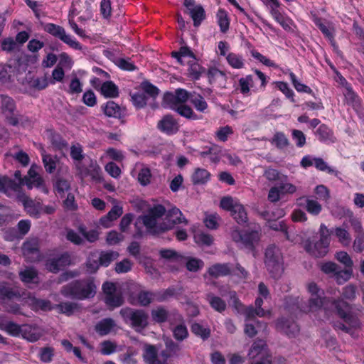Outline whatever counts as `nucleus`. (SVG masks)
I'll list each match as a JSON object with an SVG mask.
<instances>
[{"label": "nucleus", "instance_id": "f257e3e1", "mask_svg": "<svg viewBox=\"0 0 364 364\" xmlns=\"http://www.w3.org/2000/svg\"><path fill=\"white\" fill-rule=\"evenodd\" d=\"M355 286L349 284L343 288V299H333L331 301V307L335 310L337 316L345 323L337 322L334 324V328L350 335H353L355 329L360 328L361 322L358 317L352 312V306L343 299L353 301L355 298Z\"/></svg>", "mask_w": 364, "mask_h": 364}, {"label": "nucleus", "instance_id": "f03ea898", "mask_svg": "<svg viewBox=\"0 0 364 364\" xmlns=\"http://www.w3.org/2000/svg\"><path fill=\"white\" fill-rule=\"evenodd\" d=\"M166 212V210L163 205L157 204L149 208L146 214L139 217L149 234L154 236L159 235L161 233L173 229L175 225L181 223H184L185 225L188 224V220L186 218L180 217L171 220L166 219V220L157 223L158 219L164 216Z\"/></svg>", "mask_w": 364, "mask_h": 364}, {"label": "nucleus", "instance_id": "7ed1b4c3", "mask_svg": "<svg viewBox=\"0 0 364 364\" xmlns=\"http://www.w3.org/2000/svg\"><path fill=\"white\" fill-rule=\"evenodd\" d=\"M61 294L65 297L77 300L92 298L96 294V285L92 278L74 280L63 286Z\"/></svg>", "mask_w": 364, "mask_h": 364}, {"label": "nucleus", "instance_id": "20e7f679", "mask_svg": "<svg viewBox=\"0 0 364 364\" xmlns=\"http://www.w3.org/2000/svg\"><path fill=\"white\" fill-rule=\"evenodd\" d=\"M264 264L270 276L278 279L283 272L284 260L281 250L274 244L269 245L264 252Z\"/></svg>", "mask_w": 364, "mask_h": 364}, {"label": "nucleus", "instance_id": "39448f33", "mask_svg": "<svg viewBox=\"0 0 364 364\" xmlns=\"http://www.w3.org/2000/svg\"><path fill=\"white\" fill-rule=\"evenodd\" d=\"M119 313L124 321L136 331L144 329L149 324V315L144 309L124 307Z\"/></svg>", "mask_w": 364, "mask_h": 364}, {"label": "nucleus", "instance_id": "423d86ee", "mask_svg": "<svg viewBox=\"0 0 364 364\" xmlns=\"http://www.w3.org/2000/svg\"><path fill=\"white\" fill-rule=\"evenodd\" d=\"M0 109L6 122L9 125L16 127L22 120L23 116L16 113V103L11 97L0 95Z\"/></svg>", "mask_w": 364, "mask_h": 364}, {"label": "nucleus", "instance_id": "0eeeda50", "mask_svg": "<svg viewBox=\"0 0 364 364\" xmlns=\"http://www.w3.org/2000/svg\"><path fill=\"white\" fill-rule=\"evenodd\" d=\"M43 30L52 36L60 40L70 48L76 50H82V46L75 37L67 34L65 28L53 23H47L43 26Z\"/></svg>", "mask_w": 364, "mask_h": 364}, {"label": "nucleus", "instance_id": "6e6552de", "mask_svg": "<svg viewBox=\"0 0 364 364\" xmlns=\"http://www.w3.org/2000/svg\"><path fill=\"white\" fill-rule=\"evenodd\" d=\"M235 241H240L243 247L250 251H255V243L259 240V233L257 230H243L232 235Z\"/></svg>", "mask_w": 364, "mask_h": 364}, {"label": "nucleus", "instance_id": "1a4fd4ad", "mask_svg": "<svg viewBox=\"0 0 364 364\" xmlns=\"http://www.w3.org/2000/svg\"><path fill=\"white\" fill-rule=\"evenodd\" d=\"M0 192L10 198L16 196L17 199L20 194L25 193L21 183H17L7 176H0Z\"/></svg>", "mask_w": 364, "mask_h": 364}, {"label": "nucleus", "instance_id": "9d476101", "mask_svg": "<svg viewBox=\"0 0 364 364\" xmlns=\"http://www.w3.org/2000/svg\"><path fill=\"white\" fill-rule=\"evenodd\" d=\"M70 264V256L67 252L56 257L48 258L45 262V267L49 272L57 274L63 268Z\"/></svg>", "mask_w": 364, "mask_h": 364}, {"label": "nucleus", "instance_id": "9b49d317", "mask_svg": "<svg viewBox=\"0 0 364 364\" xmlns=\"http://www.w3.org/2000/svg\"><path fill=\"white\" fill-rule=\"evenodd\" d=\"M103 114L109 118L117 119L122 123L124 122L127 116V109L112 100H109L100 107Z\"/></svg>", "mask_w": 364, "mask_h": 364}, {"label": "nucleus", "instance_id": "f8f14e48", "mask_svg": "<svg viewBox=\"0 0 364 364\" xmlns=\"http://www.w3.org/2000/svg\"><path fill=\"white\" fill-rule=\"evenodd\" d=\"M18 201L21 203L27 213L35 218H38L42 210V203L31 199L26 193H21L18 196Z\"/></svg>", "mask_w": 364, "mask_h": 364}, {"label": "nucleus", "instance_id": "ddd939ff", "mask_svg": "<svg viewBox=\"0 0 364 364\" xmlns=\"http://www.w3.org/2000/svg\"><path fill=\"white\" fill-rule=\"evenodd\" d=\"M343 95L346 100V103L351 106L355 111L359 118L364 120V109L362 107V100L359 95L354 91L353 87H350L345 90Z\"/></svg>", "mask_w": 364, "mask_h": 364}, {"label": "nucleus", "instance_id": "4468645a", "mask_svg": "<svg viewBox=\"0 0 364 364\" xmlns=\"http://www.w3.org/2000/svg\"><path fill=\"white\" fill-rule=\"evenodd\" d=\"M276 326L278 330L283 332L289 338L295 337L300 330L299 326L296 321L284 317L277 319Z\"/></svg>", "mask_w": 364, "mask_h": 364}, {"label": "nucleus", "instance_id": "2eb2a0df", "mask_svg": "<svg viewBox=\"0 0 364 364\" xmlns=\"http://www.w3.org/2000/svg\"><path fill=\"white\" fill-rule=\"evenodd\" d=\"M311 20L314 23V24L318 28L321 32L324 35V36L331 41V45L336 50V53L338 55H341L342 52L338 50V46L336 45V43L335 41L333 29H331L328 26H327L323 23V19L315 13H311Z\"/></svg>", "mask_w": 364, "mask_h": 364}, {"label": "nucleus", "instance_id": "dca6fc26", "mask_svg": "<svg viewBox=\"0 0 364 364\" xmlns=\"http://www.w3.org/2000/svg\"><path fill=\"white\" fill-rule=\"evenodd\" d=\"M158 129L167 135L176 134L179 130V124L171 114H166L157 124Z\"/></svg>", "mask_w": 364, "mask_h": 364}, {"label": "nucleus", "instance_id": "f3484780", "mask_svg": "<svg viewBox=\"0 0 364 364\" xmlns=\"http://www.w3.org/2000/svg\"><path fill=\"white\" fill-rule=\"evenodd\" d=\"M189 99V92L184 89H177L175 93L166 92L164 96V101L171 106H176L184 104Z\"/></svg>", "mask_w": 364, "mask_h": 364}, {"label": "nucleus", "instance_id": "a211bd4d", "mask_svg": "<svg viewBox=\"0 0 364 364\" xmlns=\"http://www.w3.org/2000/svg\"><path fill=\"white\" fill-rule=\"evenodd\" d=\"M248 355L250 359H255L256 358L262 359L263 358L272 357L266 341L262 339H258L253 342L249 350Z\"/></svg>", "mask_w": 364, "mask_h": 364}, {"label": "nucleus", "instance_id": "6ab92c4d", "mask_svg": "<svg viewBox=\"0 0 364 364\" xmlns=\"http://www.w3.org/2000/svg\"><path fill=\"white\" fill-rule=\"evenodd\" d=\"M314 134L320 142L326 144H333L336 141L333 129L326 124H321Z\"/></svg>", "mask_w": 364, "mask_h": 364}, {"label": "nucleus", "instance_id": "aec40b11", "mask_svg": "<svg viewBox=\"0 0 364 364\" xmlns=\"http://www.w3.org/2000/svg\"><path fill=\"white\" fill-rule=\"evenodd\" d=\"M208 274L213 278H219L221 277H227L232 273V264L227 263H215L208 267Z\"/></svg>", "mask_w": 364, "mask_h": 364}, {"label": "nucleus", "instance_id": "412c9836", "mask_svg": "<svg viewBox=\"0 0 364 364\" xmlns=\"http://www.w3.org/2000/svg\"><path fill=\"white\" fill-rule=\"evenodd\" d=\"M22 251L23 255L31 262H35L40 259L39 245L36 240L25 242L23 244Z\"/></svg>", "mask_w": 364, "mask_h": 364}, {"label": "nucleus", "instance_id": "4be33fe9", "mask_svg": "<svg viewBox=\"0 0 364 364\" xmlns=\"http://www.w3.org/2000/svg\"><path fill=\"white\" fill-rule=\"evenodd\" d=\"M328 247L329 244L320 243V240L314 244L307 240L304 244L305 250L316 257L325 256L328 251Z\"/></svg>", "mask_w": 364, "mask_h": 364}, {"label": "nucleus", "instance_id": "5701e85b", "mask_svg": "<svg viewBox=\"0 0 364 364\" xmlns=\"http://www.w3.org/2000/svg\"><path fill=\"white\" fill-rule=\"evenodd\" d=\"M100 94L105 98H116L119 97V91L117 85L112 80H107L102 83Z\"/></svg>", "mask_w": 364, "mask_h": 364}, {"label": "nucleus", "instance_id": "b1692460", "mask_svg": "<svg viewBox=\"0 0 364 364\" xmlns=\"http://www.w3.org/2000/svg\"><path fill=\"white\" fill-rule=\"evenodd\" d=\"M122 213V207L114 205L105 216L101 218L100 223L102 226L108 228L110 226V223L119 218Z\"/></svg>", "mask_w": 364, "mask_h": 364}, {"label": "nucleus", "instance_id": "393cba45", "mask_svg": "<svg viewBox=\"0 0 364 364\" xmlns=\"http://www.w3.org/2000/svg\"><path fill=\"white\" fill-rule=\"evenodd\" d=\"M116 326L115 321L111 318H105L100 320L95 325L96 332L101 336L109 334Z\"/></svg>", "mask_w": 364, "mask_h": 364}, {"label": "nucleus", "instance_id": "a878e982", "mask_svg": "<svg viewBox=\"0 0 364 364\" xmlns=\"http://www.w3.org/2000/svg\"><path fill=\"white\" fill-rule=\"evenodd\" d=\"M216 19L220 32L223 33H227L230 25V18L228 11L223 8H219L216 13Z\"/></svg>", "mask_w": 364, "mask_h": 364}, {"label": "nucleus", "instance_id": "bb28decb", "mask_svg": "<svg viewBox=\"0 0 364 364\" xmlns=\"http://www.w3.org/2000/svg\"><path fill=\"white\" fill-rule=\"evenodd\" d=\"M210 178V173L202 168H196L191 176V181L193 185H203L208 183Z\"/></svg>", "mask_w": 364, "mask_h": 364}, {"label": "nucleus", "instance_id": "cd10ccee", "mask_svg": "<svg viewBox=\"0 0 364 364\" xmlns=\"http://www.w3.org/2000/svg\"><path fill=\"white\" fill-rule=\"evenodd\" d=\"M171 109L186 119L191 120H198L200 119V117H199L193 112L192 108L186 104H181L176 106H171Z\"/></svg>", "mask_w": 364, "mask_h": 364}, {"label": "nucleus", "instance_id": "c85d7f7f", "mask_svg": "<svg viewBox=\"0 0 364 364\" xmlns=\"http://www.w3.org/2000/svg\"><path fill=\"white\" fill-rule=\"evenodd\" d=\"M19 278L25 284L38 283V273L34 267H27L19 272Z\"/></svg>", "mask_w": 364, "mask_h": 364}, {"label": "nucleus", "instance_id": "c756f323", "mask_svg": "<svg viewBox=\"0 0 364 364\" xmlns=\"http://www.w3.org/2000/svg\"><path fill=\"white\" fill-rule=\"evenodd\" d=\"M189 15L193 21L195 27H198L206 17L205 9L200 4L189 9Z\"/></svg>", "mask_w": 364, "mask_h": 364}, {"label": "nucleus", "instance_id": "7c9ffc66", "mask_svg": "<svg viewBox=\"0 0 364 364\" xmlns=\"http://www.w3.org/2000/svg\"><path fill=\"white\" fill-rule=\"evenodd\" d=\"M142 356L146 364H151L159 360L157 348L151 344H146L144 346Z\"/></svg>", "mask_w": 364, "mask_h": 364}, {"label": "nucleus", "instance_id": "2f4dec72", "mask_svg": "<svg viewBox=\"0 0 364 364\" xmlns=\"http://www.w3.org/2000/svg\"><path fill=\"white\" fill-rule=\"evenodd\" d=\"M206 299L210 307L215 311L223 313L225 311L227 308L226 302L220 296H215L213 293H208Z\"/></svg>", "mask_w": 364, "mask_h": 364}, {"label": "nucleus", "instance_id": "473e14b6", "mask_svg": "<svg viewBox=\"0 0 364 364\" xmlns=\"http://www.w3.org/2000/svg\"><path fill=\"white\" fill-rule=\"evenodd\" d=\"M333 235H334L340 243L343 246H348L351 242V237L346 227H336L333 228Z\"/></svg>", "mask_w": 364, "mask_h": 364}, {"label": "nucleus", "instance_id": "72a5a7b5", "mask_svg": "<svg viewBox=\"0 0 364 364\" xmlns=\"http://www.w3.org/2000/svg\"><path fill=\"white\" fill-rule=\"evenodd\" d=\"M284 304L285 309L295 317H297L298 315L302 311V309L299 306V297H287L285 299Z\"/></svg>", "mask_w": 364, "mask_h": 364}, {"label": "nucleus", "instance_id": "f704fd0d", "mask_svg": "<svg viewBox=\"0 0 364 364\" xmlns=\"http://www.w3.org/2000/svg\"><path fill=\"white\" fill-rule=\"evenodd\" d=\"M231 216L239 225H245L247 223V214L245 207L238 203L230 213Z\"/></svg>", "mask_w": 364, "mask_h": 364}, {"label": "nucleus", "instance_id": "c9c22d12", "mask_svg": "<svg viewBox=\"0 0 364 364\" xmlns=\"http://www.w3.org/2000/svg\"><path fill=\"white\" fill-rule=\"evenodd\" d=\"M25 186H26L28 190H31L33 188H36L39 191L46 195H48L49 193V189L47 187L46 182L42 176L38 177L36 179L26 181Z\"/></svg>", "mask_w": 364, "mask_h": 364}, {"label": "nucleus", "instance_id": "e433bc0d", "mask_svg": "<svg viewBox=\"0 0 364 364\" xmlns=\"http://www.w3.org/2000/svg\"><path fill=\"white\" fill-rule=\"evenodd\" d=\"M207 76L210 84L216 82H225L227 78L225 73L215 67H211L208 70Z\"/></svg>", "mask_w": 364, "mask_h": 364}, {"label": "nucleus", "instance_id": "4c0bfd02", "mask_svg": "<svg viewBox=\"0 0 364 364\" xmlns=\"http://www.w3.org/2000/svg\"><path fill=\"white\" fill-rule=\"evenodd\" d=\"M152 321L157 323H163L167 321L168 311L164 306H158L151 311Z\"/></svg>", "mask_w": 364, "mask_h": 364}, {"label": "nucleus", "instance_id": "58836bf2", "mask_svg": "<svg viewBox=\"0 0 364 364\" xmlns=\"http://www.w3.org/2000/svg\"><path fill=\"white\" fill-rule=\"evenodd\" d=\"M140 87L144 92L143 93L152 99H156L160 93L159 89L147 80L141 82Z\"/></svg>", "mask_w": 364, "mask_h": 364}, {"label": "nucleus", "instance_id": "ea45409f", "mask_svg": "<svg viewBox=\"0 0 364 364\" xmlns=\"http://www.w3.org/2000/svg\"><path fill=\"white\" fill-rule=\"evenodd\" d=\"M20 296V293L17 290L14 289L12 287H10L7 283L4 282L0 289V301L6 299L11 300L15 298H19Z\"/></svg>", "mask_w": 364, "mask_h": 364}, {"label": "nucleus", "instance_id": "a19ab883", "mask_svg": "<svg viewBox=\"0 0 364 364\" xmlns=\"http://www.w3.org/2000/svg\"><path fill=\"white\" fill-rule=\"evenodd\" d=\"M289 75L294 87L297 92L307 93L314 96V92L312 89L309 86L300 82L298 80L296 75L293 72H290Z\"/></svg>", "mask_w": 364, "mask_h": 364}, {"label": "nucleus", "instance_id": "79ce46f5", "mask_svg": "<svg viewBox=\"0 0 364 364\" xmlns=\"http://www.w3.org/2000/svg\"><path fill=\"white\" fill-rule=\"evenodd\" d=\"M119 255V254L116 251H102L99 257L100 264L107 267L112 261L117 259Z\"/></svg>", "mask_w": 364, "mask_h": 364}, {"label": "nucleus", "instance_id": "37998d69", "mask_svg": "<svg viewBox=\"0 0 364 364\" xmlns=\"http://www.w3.org/2000/svg\"><path fill=\"white\" fill-rule=\"evenodd\" d=\"M205 72V68L199 63L193 62L190 63L188 68V77L193 80H198L200 78L203 73Z\"/></svg>", "mask_w": 364, "mask_h": 364}, {"label": "nucleus", "instance_id": "c03bdc74", "mask_svg": "<svg viewBox=\"0 0 364 364\" xmlns=\"http://www.w3.org/2000/svg\"><path fill=\"white\" fill-rule=\"evenodd\" d=\"M1 329L14 337L19 336L21 333L23 334V330L21 329V326L14 321L6 322L3 324Z\"/></svg>", "mask_w": 364, "mask_h": 364}, {"label": "nucleus", "instance_id": "a18cd8bd", "mask_svg": "<svg viewBox=\"0 0 364 364\" xmlns=\"http://www.w3.org/2000/svg\"><path fill=\"white\" fill-rule=\"evenodd\" d=\"M131 96V101L133 104V105L137 109H141L146 106L147 105V96L140 92H136L134 93H132L130 95Z\"/></svg>", "mask_w": 364, "mask_h": 364}, {"label": "nucleus", "instance_id": "49530a36", "mask_svg": "<svg viewBox=\"0 0 364 364\" xmlns=\"http://www.w3.org/2000/svg\"><path fill=\"white\" fill-rule=\"evenodd\" d=\"M191 332L196 336L200 337L203 341L207 340L210 336V330L205 328L198 323H193L191 326Z\"/></svg>", "mask_w": 364, "mask_h": 364}, {"label": "nucleus", "instance_id": "de8ad7c7", "mask_svg": "<svg viewBox=\"0 0 364 364\" xmlns=\"http://www.w3.org/2000/svg\"><path fill=\"white\" fill-rule=\"evenodd\" d=\"M287 176H282V178L280 180V183H279L277 188L282 195L285 194H293L296 191V187L292 183H287Z\"/></svg>", "mask_w": 364, "mask_h": 364}, {"label": "nucleus", "instance_id": "09e8293b", "mask_svg": "<svg viewBox=\"0 0 364 364\" xmlns=\"http://www.w3.org/2000/svg\"><path fill=\"white\" fill-rule=\"evenodd\" d=\"M264 326L267 327V323L259 321H254V323H246L244 328V332L250 338H253L257 333V328Z\"/></svg>", "mask_w": 364, "mask_h": 364}, {"label": "nucleus", "instance_id": "8fccbe9b", "mask_svg": "<svg viewBox=\"0 0 364 364\" xmlns=\"http://www.w3.org/2000/svg\"><path fill=\"white\" fill-rule=\"evenodd\" d=\"M228 64L234 69H241L244 67V59L242 55L235 53H230L226 56Z\"/></svg>", "mask_w": 364, "mask_h": 364}, {"label": "nucleus", "instance_id": "3c124183", "mask_svg": "<svg viewBox=\"0 0 364 364\" xmlns=\"http://www.w3.org/2000/svg\"><path fill=\"white\" fill-rule=\"evenodd\" d=\"M105 302L109 308L114 309L122 306L124 303V299L121 294L114 293L105 296Z\"/></svg>", "mask_w": 364, "mask_h": 364}, {"label": "nucleus", "instance_id": "603ef678", "mask_svg": "<svg viewBox=\"0 0 364 364\" xmlns=\"http://www.w3.org/2000/svg\"><path fill=\"white\" fill-rule=\"evenodd\" d=\"M191 103L193 105L197 111L205 112L208 109V103L204 97L200 95H193L190 98Z\"/></svg>", "mask_w": 364, "mask_h": 364}, {"label": "nucleus", "instance_id": "864d4df0", "mask_svg": "<svg viewBox=\"0 0 364 364\" xmlns=\"http://www.w3.org/2000/svg\"><path fill=\"white\" fill-rule=\"evenodd\" d=\"M42 161L46 171L52 173L56 168V156L53 157L50 154H42Z\"/></svg>", "mask_w": 364, "mask_h": 364}, {"label": "nucleus", "instance_id": "5fc2aeb1", "mask_svg": "<svg viewBox=\"0 0 364 364\" xmlns=\"http://www.w3.org/2000/svg\"><path fill=\"white\" fill-rule=\"evenodd\" d=\"M173 338L178 341H182L188 338V331L184 323L176 325L172 329Z\"/></svg>", "mask_w": 364, "mask_h": 364}, {"label": "nucleus", "instance_id": "6e6d98bb", "mask_svg": "<svg viewBox=\"0 0 364 364\" xmlns=\"http://www.w3.org/2000/svg\"><path fill=\"white\" fill-rule=\"evenodd\" d=\"M54 348L50 346L41 348L38 353V358L43 363H50L54 356Z\"/></svg>", "mask_w": 364, "mask_h": 364}, {"label": "nucleus", "instance_id": "4d7b16f0", "mask_svg": "<svg viewBox=\"0 0 364 364\" xmlns=\"http://www.w3.org/2000/svg\"><path fill=\"white\" fill-rule=\"evenodd\" d=\"M78 231L90 242H95L99 239V232L95 229L87 231L86 227L81 225L78 227Z\"/></svg>", "mask_w": 364, "mask_h": 364}, {"label": "nucleus", "instance_id": "13d9d810", "mask_svg": "<svg viewBox=\"0 0 364 364\" xmlns=\"http://www.w3.org/2000/svg\"><path fill=\"white\" fill-rule=\"evenodd\" d=\"M195 242L200 246L209 247L213 243V237L208 233L199 232L194 235Z\"/></svg>", "mask_w": 364, "mask_h": 364}, {"label": "nucleus", "instance_id": "bf43d9fd", "mask_svg": "<svg viewBox=\"0 0 364 364\" xmlns=\"http://www.w3.org/2000/svg\"><path fill=\"white\" fill-rule=\"evenodd\" d=\"M250 53L252 58L267 67L274 68H277L278 67V65L273 60L263 55L255 49L251 50Z\"/></svg>", "mask_w": 364, "mask_h": 364}, {"label": "nucleus", "instance_id": "052dcab7", "mask_svg": "<svg viewBox=\"0 0 364 364\" xmlns=\"http://www.w3.org/2000/svg\"><path fill=\"white\" fill-rule=\"evenodd\" d=\"M347 215L349 218V223L356 235L364 232L360 220L354 216L353 211L348 209Z\"/></svg>", "mask_w": 364, "mask_h": 364}, {"label": "nucleus", "instance_id": "680f3d73", "mask_svg": "<svg viewBox=\"0 0 364 364\" xmlns=\"http://www.w3.org/2000/svg\"><path fill=\"white\" fill-rule=\"evenodd\" d=\"M318 234L320 243H326L330 245L331 236L333 235V228L329 229L325 224L321 223L319 227Z\"/></svg>", "mask_w": 364, "mask_h": 364}, {"label": "nucleus", "instance_id": "e2e57ef3", "mask_svg": "<svg viewBox=\"0 0 364 364\" xmlns=\"http://www.w3.org/2000/svg\"><path fill=\"white\" fill-rule=\"evenodd\" d=\"M353 274V269H341L339 267L337 270L336 273L335 274V278L336 280V282L338 284H343L348 280L350 279Z\"/></svg>", "mask_w": 364, "mask_h": 364}, {"label": "nucleus", "instance_id": "0e129e2a", "mask_svg": "<svg viewBox=\"0 0 364 364\" xmlns=\"http://www.w3.org/2000/svg\"><path fill=\"white\" fill-rule=\"evenodd\" d=\"M54 191L62 196L65 192L70 188L69 181L64 178H58L53 184Z\"/></svg>", "mask_w": 364, "mask_h": 364}, {"label": "nucleus", "instance_id": "69168bd1", "mask_svg": "<svg viewBox=\"0 0 364 364\" xmlns=\"http://www.w3.org/2000/svg\"><path fill=\"white\" fill-rule=\"evenodd\" d=\"M275 85L276 87L284 94L287 98L289 99L291 102H295L294 92L291 88H289L287 82L278 81L275 82Z\"/></svg>", "mask_w": 364, "mask_h": 364}, {"label": "nucleus", "instance_id": "338daca9", "mask_svg": "<svg viewBox=\"0 0 364 364\" xmlns=\"http://www.w3.org/2000/svg\"><path fill=\"white\" fill-rule=\"evenodd\" d=\"M204 266V262L202 259L195 258V257H188L186 264V269L189 272H196L198 270L201 269Z\"/></svg>", "mask_w": 364, "mask_h": 364}, {"label": "nucleus", "instance_id": "774afa93", "mask_svg": "<svg viewBox=\"0 0 364 364\" xmlns=\"http://www.w3.org/2000/svg\"><path fill=\"white\" fill-rule=\"evenodd\" d=\"M154 299V294L149 291H140L137 294V301L140 306H147Z\"/></svg>", "mask_w": 364, "mask_h": 364}]
</instances>
